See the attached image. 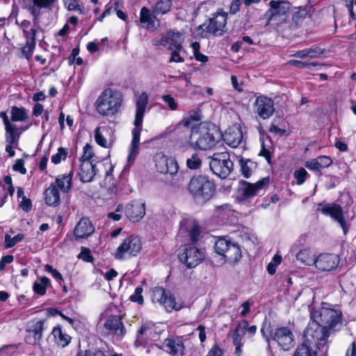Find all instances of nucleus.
<instances>
[{
  "instance_id": "1",
  "label": "nucleus",
  "mask_w": 356,
  "mask_h": 356,
  "mask_svg": "<svg viewBox=\"0 0 356 356\" xmlns=\"http://www.w3.org/2000/svg\"><path fill=\"white\" fill-rule=\"evenodd\" d=\"M312 321L304 331V341L293 356H317V350L325 354L327 350L329 330H339L342 324L340 310L321 307L310 312Z\"/></svg>"
},
{
  "instance_id": "2",
  "label": "nucleus",
  "mask_w": 356,
  "mask_h": 356,
  "mask_svg": "<svg viewBox=\"0 0 356 356\" xmlns=\"http://www.w3.org/2000/svg\"><path fill=\"white\" fill-rule=\"evenodd\" d=\"M221 138V133L214 124H201L192 131L189 143L193 149L207 151L214 147Z\"/></svg>"
},
{
  "instance_id": "3",
  "label": "nucleus",
  "mask_w": 356,
  "mask_h": 356,
  "mask_svg": "<svg viewBox=\"0 0 356 356\" xmlns=\"http://www.w3.org/2000/svg\"><path fill=\"white\" fill-rule=\"evenodd\" d=\"M148 103V96L145 92H142L137 98L136 102V115L133 129L132 140L130 146V151L127 158V161L131 163L138 154V147L140 142V136L142 130L143 120L145 113V109Z\"/></svg>"
},
{
  "instance_id": "4",
  "label": "nucleus",
  "mask_w": 356,
  "mask_h": 356,
  "mask_svg": "<svg viewBox=\"0 0 356 356\" xmlns=\"http://www.w3.org/2000/svg\"><path fill=\"white\" fill-rule=\"evenodd\" d=\"M188 188L190 194L199 203L204 204L210 200L214 195L216 185L205 175L193 176Z\"/></svg>"
},
{
  "instance_id": "5",
  "label": "nucleus",
  "mask_w": 356,
  "mask_h": 356,
  "mask_svg": "<svg viewBox=\"0 0 356 356\" xmlns=\"http://www.w3.org/2000/svg\"><path fill=\"white\" fill-rule=\"evenodd\" d=\"M228 14L222 9L212 15V17L196 28L197 34L203 38L210 35L222 36L225 33Z\"/></svg>"
},
{
  "instance_id": "6",
  "label": "nucleus",
  "mask_w": 356,
  "mask_h": 356,
  "mask_svg": "<svg viewBox=\"0 0 356 356\" xmlns=\"http://www.w3.org/2000/svg\"><path fill=\"white\" fill-rule=\"evenodd\" d=\"M122 102V95L119 92L106 88L95 102L96 111L102 116H112L118 112Z\"/></svg>"
},
{
  "instance_id": "7",
  "label": "nucleus",
  "mask_w": 356,
  "mask_h": 356,
  "mask_svg": "<svg viewBox=\"0 0 356 356\" xmlns=\"http://www.w3.org/2000/svg\"><path fill=\"white\" fill-rule=\"evenodd\" d=\"M155 163L158 172L174 176L171 180L172 186L179 187L183 185L184 176L181 174H177L179 166L175 159L163 154H157L155 157Z\"/></svg>"
},
{
  "instance_id": "8",
  "label": "nucleus",
  "mask_w": 356,
  "mask_h": 356,
  "mask_svg": "<svg viewBox=\"0 0 356 356\" xmlns=\"http://www.w3.org/2000/svg\"><path fill=\"white\" fill-rule=\"evenodd\" d=\"M214 249L216 253L230 263L238 262L242 256L239 245L232 241L229 236L219 237L215 243Z\"/></svg>"
},
{
  "instance_id": "9",
  "label": "nucleus",
  "mask_w": 356,
  "mask_h": 356,
  "mask_svg": "<svg viewBox=\"0 0 356 356\" xmlns=\"http://www.w3.org/2000/svg\"><path fill=\"white\" fill-rule=\"evenodd\" d=\"M269 183V179L265 177L254 184L246 181H241L237 189L236 199L241 204H248L252 199Z\"/></svg>"
},
{
  "instance_id": "10",
  "label": "nucleus",
  "mask_w": 356,
  "mask_h": 356,
  "mask_svg": "<svg viewBox=\"0 0 356 356\" xmlns=\"http://www.w3.org/2000/svg\"><path fill=\"white\" fill-rule=\"evenodd\" d=\"M209 167L213 174L222 179L227 177L234 169L233 162L227 152L214 153L211 157Z\"/></svg>"
},
{
  "instance_id": "11",
  "label": "nucleus",
  "mask_w": 356,
  "mask_h": 356,
  "mask_svg": "<svg viewBox=\"0 0 356 356\" xmlns=\"http://www.w3.org/2000/svg\"><path fill=\"white\" fill-rule=\"evenodd\" d=\"M204 252L193 245H186L179 254V261L188 268L196 267L204 259Z\"/></svg>"
},
{
  "instance_id": "12",
  "label": "nucleus",
  "mask_w": 356,
  "mask_h": 356,
  "mask_svg": "<svg viewBox=\"0 0 356 356\" xmlns=\"http://www.w3.org/2000/svg\"><path fill=\"white\" fill-rule=\"evenodd\" d=\"M142 248L140 238L135 236H129L124 239L118 248L115 257L116 259H124L127 255L136 256Z\"/></svg>"
},
{
  "instance_id": "13",
  "label": "nucleus",
  "mask_w": 356,
  "mask_h": 356,
  "mask_svg": "<svg viewBox=\"0 0 356 356\" xmlns=\"http://www.w3.org/2000/svg\"><path fill=\"white\" fill-rule=\"evenodd\" d=\"M57 0H22L25 8L33 17L34 27H38L42 9H49Z\"/></svg>"
},
{
  "instance_id": "14",
  "label": "nucleus",
  "mask_w": 356,
  "mask_h": 356,
  "mask_svg": "<svg viewBox=\"0 0 356 356\" xmlns=\"http://www.w3.org/2000/svg\"><path fill=\"white\" fill-rule=\"evenodd\" d=\"M269 5L270 8L265 13V16L268 17L266 25L269 24L270 21H276L277 17H280L278 22H285L290 8V3L286 1H271Z\"/></svg>"
},
{
  "instance_id": "15",
  "label": "nucleus",
  "mask_w": 356,
  "mask_h": 356,
  "mask_svg": "<svg viewBox=\"0 0 356 356\" xmlns=\"http://www.w3.org/2000/svg\"><path fill=\"white\" fill-rule=\"evenodd\" d=\"M325 216H329L334 220H336L341 228L343 233L346 234L348 232V227L346 225L345 218L343 216L342 208L337 204H319L317 209Z\"/></svg>"
},
{
  "instance_id": "16",
  "label": "nucleus",
  "mask_w": 356,
  "mask_h": 356,
  "mask_svg": "<svg viewBox=\"0 0 356 356\" xmlns=\"http://www.w3.org/2000/svg\"><path fill=\"white\" fill-rule=\"evenodd\" d=\"M153 299L163 305L168 312L172 309L180 310L182 305L176 302L175 298L162 287L155 288L153 291Z\"/></svg>"
},
{
  "instance_id": "17",
  "label": "nucleus",
  "mask_w": 356,
  "mask_h": 356,
  "mask_svg": "<svg viewBox=\"0 0 356 356\" xmlns=\"http://www.w3.org/2000/svg\"><path fill=\"white\" fill-rule=\"evenodd\" d=\"M44 330V321H31L29 323L25 341L31 345L39 344L42 338V332Z\"/></svg>"
},
{
  "instance_id": "18",
  "label": "nucleus",
  "mask_w": 356,
  "mask_h": 356,
  "mask_svg": "<svg viewBox=\"0 0 356 356\" xmlns=\"http://www.w3.org/2000/svg\"><path fill=\"white\" fill-rule=\"evenodd\" d=\"M254 106L255 112L264 120L268 119L275 112L273 100L266 96L257 97Z\"/></svg>"
},
{
  "instance_id": "19",
  "label": "nucleus",
  "mask_w": 356,
  "mask_h": 356,
  "mask_svg": "<svg viewBox=\"0 0 356 356\" xmlns=\"http://www.w3.org/2000/svg\"><path fill=\"white\" fill-rule=\"evenodd\" d=\"M183 38L180 33L169 31L163 34L159 40L154 42L155 45H162L168 50L174 49H182Z\"/></svg>"
},
{
  "instance_id": "20",
  "label": "nucleus",
  "mask_w": 356,
  "mask_h": 356,
  "mask_svg": "<svg viewBox=\"0 0 356 356\" xmlns=\"http://www.w3.org/2000/svg\"><path fill=\"white\" fill-rule=\"evenodd\" d=\"M273 339L284 350L290 349L294 343L293 334L291 330L286 327H280L275 330L273 334Z\"/></svg>"
},
{
  "instance_id": "21",
  "label": "nucleus",
  "mask_w": 356,
  "mask_h": 356,
  "mask_svg": "<svg viewBox=\"0 0 356 356\" xmlns=\"http://www.w3.org/2000/svg\"><path fill=\"white\" fill-rule=\"evenodd\" d=\"M339 263L337 254H321L315 259V266L321 271H330L336 268Z\"/></svg>"
},
{
  "instance_id": "22",
  "label": "nucleus",
  "mask_w": 356,
  "mask_h": 356,
  "mask_svg": "<svg viewBox=\"0 0 356 356\" xmlns=\"http://www.w3.org/2000/svg\"><path fill=\"white\" fill-rule=\"evenodd\" d=\"M124 213L131 221L138 222L145 213V203L136 200L132 201L126 205Z\"/></svg>"
},
{
  "instance_id": "23",
  "label": "nucleus",
  "mask_w": 356,
  "mask_h": 356,
  "mask_svg": "<svg viewBox=\"0 0 356 356\" xmlns=\"http://www.w3.org/2000/svg\"><path fill=\"white\" fill-rule=\"evenodd\" d=\"M78 175L80 180L83 182H90L96 175L97 169L93 161H80Z\"/></svg>"
},
{
  "instance_id": "24",
  "label": "nucleus",
  "mask_w": 356,
  "mask_h": 356,
  "mask_svg": "<svg viewBox=\"0 0 356 356\" xmlns=\"http://www.w3.org/2000/svg\"><path fill=\"white\" fill-rule=\"evenodd\" d=\"M104 327L109 333L115 334L118 339H121L124 334V327L118 316H110L104 323Z\"/></svg>"
},
{
  "instance_id": "25",
  "label": "nucleus",
  "mask_w": 356,
  "mask_h": 356,
  "mask_svg": "<svg viewBox=\"0 0 356 356\" xmlns=\"http://www.w3.org/2000/svg\"><path fill=\"white\" fill-rule=\"evenodd\" d=\"M222 137L229 146L235 148L242 142L243 133L239 127H233L227 129Z\"/></svg>"
},
{
  "instance_id": "26",
  "label": "nucleus",
  "mask_w": 356,
  "mask_h": 356,
  "mask_svg": "<svg viewBox=\"0 0 356 356\" xmlns=\"http://www.w3.org/2000/svg\"><path fill=\"white\" fill-rule=\"evenodd\" d=\"M95 232V227L88 218H82L74 228L76 238H86Z\"/></svg>"
},
{
  "instance_id": "27",
  "label": "nucleus",
  "mask_w": 356,
  "mask_h": 356,
  "mask_svg": "<svg viewBox=\"0 0 356 356\" xmlns=\"http://www.w3.org/2000/svg\"><path fill=\"white\" fill-rule=\"evenodd\" d=\"M180 227L181 232L188 234L192 243H195L197 241L200 231L197 224L188 220H184L181 222Z\"/></svg>"
},
{
  "instance_id": "28",
  "label": "nucleus",
  "mask_w": 356,
  "mask_h": 356,
  "mask_svg": "<svg viewBox=\"0 0 356 356\" xmlns=\"http://www.w3.org/2000/svg\"><path fill=\"white\" fill-rule=\"evenodd\" d=\"M44 199L47 204L51 207H56L60 204V193L54 184L45 190Z\"/></svg>"
},
{
  "instance_id": "29",
  "label": "nucleus",
  "mask_w": 356,
  "mask_h": 356,
  "mask_svg": "<svg viewBox=\"0 0 356 356\" xmlns=\"http://www.w3.org/2000/svg\"><path fill=\"white\" fill-rule=\"evenodd\" d=\"M156 21H159L158 18L149 8L146 7L141 8L140 11V22L142 24H146L147 29H156Z\"/></svg>"
},
{
  "instance_id": "30",
  "label": "nucleus",
  "mask_w": 356,
  "mask_h": 356,
  "mask_svg": "<svg viewBox=\"0 0 356 356\" xmlns=\"http://www.w3.org/2000/svg\"><path fill=\"white\" fill-rule=\"evenodd\" d=\"M73 172H70L67 175H58L55 180L54 184L57 188L64 193H67L72 188Z\"/></svg>"
},
{
  "instance_id": "31",
  "label": "nucleus",
  "mask_w": 356,
  "mask_h": 356,
  "mask_svg": "<svg viewBox=\"0 0 356 356\" xmlns=\"http://www.w3.org/2000/svg\"><path fill=\"white\" fill-rule=\"evenodd\" d=\"M22 132L23 131H19L5 134L6 142L7 143L6 152L8 153L10 157L15 156V152L13 150V148L17 147L19 139Z\"/></svg>"
},
{
  "instance_id": "32",
  "label": "nucleus",
  "mask_w": 356,
  "mask_h": 356,
  "mask_svg": "<svg viewBox=\"0 0 356 356\" xmlns=\"http://www.w3.org/2000/svg\"><path fill=\"white\" fill-rule=\"evenodd\" d=\"M165 346L167 351L172 356H183L184 352V346L179 339L166 340Z\"/></svg>"
},
{
  "instance_id": "33",
  "label": "nucleus",
  "mask_w": 356,
  "mask_h": 356,
  "mask_svg": "<svg viewBox=\"0 0 356 356\" xmlns=\"http://www.w3.org/2000/svg\"><path fill=\"white\" fill-rule=\"evenodd\" d=\"M108 128L107 127H99L95 131V140L96 143L105 148H109L113 143V140L109 142L105 138V135L108 133Z\"/></svg>"
},
{
  "instance_id": "34",
  "label": "nucleus",
  "mask_w": 356,
  "mask_h": 356,
  "mask_svg": "<svg viewBox=\"0 0 356 356\" xmlns=\"http://www.w3.org/2000/svg\"><path fill=\"white\" fill-rule=\"evenodd\" d=\"M29 115L26 108L13 106L10 111V120L15 122H25L28 120Z\"/></svg>"
},
{
  "instance_id": "35",
  "label": "nucleus",
  "mask_w": 356,
  "mask_h": 356,
  "mask_svg": "<svg viewBox=\"0 0 356 356\" xmlns=\"http://www.w3.org/2000/svg\"><path fill=\"white\" fill-rule=\"evenodd\" d=\"M171 0H159L152 6V11L154 14L165 15L169 13L172 8Z\"/></svg>"
},
{
  "instance_id": "36",
  "label": "nucleus",
  "mask_w": 356,
  "mask_h": 356,
  "mask_svg": "<svg viewBox=\"0 0 356 356\" xmlns=\"http://www.w3.org/2000/svg\"><path fill=\"white\" fill-rule=\"evenodd\" d=\"M296 259L301 264L310 266L314 264L316 257L309 249H303L296 254Z\"/></svg>"
},
{
  "instance_id": "37",
  "label": "nucleus",
  "mask_w": 356,
  "mask_h": 356,
  "mask_svg": "<svg viewBox=\"0 0 356 356\" xmlns=\"http://www.w3.org/2000/svg\"><path fill=\"white\" fill-rule=\"evenodd\" d=\"M51 334H53L56 342L58 346L65 347L67 346L70 342L71 337L68 334L63 333L61 328L59 327H54L51 332Z\"/></svg>"
},
{
  "instance_id": "38",
  "label": "nucleus",
  "mask_w": 356,
  "mask_h": 356,
  "mask_svg": "<svg viewBox=\"0 0 356 356\" xmlns=\"http://www.w3.org/2000/svg\"><path fill=\"white\" fill-rule=\"evenodd\" d=\"M0 118L3 120V124L5 126L6 134L24 131L26 129V128L18 127L16 124L12 123V121L8 118L6 112H1Z\"/></svg>"
},
{
  "instance_id": "39",
  "label": "nucleus",
  "mask_w": 356,
  "mask_h": 356,
  "mask_svg": "<svg viewBox=\"0 0 356 356\" xmlns=\"http://www.w3.org/2000/svg\"><path fill=\"white\" fill-rule=\"evenodd\" d=\"M240 165L242 175L246 178L250 177L252 171L257 168V163L250 159H241L240 160Z\"/></svg>"
},
{
  "instance_id": "40",
  "label": "nucleus",
  "mask_w": 356,
  "mask_h": 356,
  "mask_svg": "<svg viewBox=\"0 0 356 356\" xmlns=\"http://www.w3.org/2000/svg\"><path fill=\"white\" fill-rule=\"evenodd\" d=\"M201 120V115L197 111H191L179 122L185 127H190L193 125V122H199Z\"/></svg>"
},
{
  "instance_id": "41",
  "label": "nucleus",
  "mask_w": 356,
  "mask_h": 356,
  "mask_svg": "<svg viewBox=\"0 0 356 356\" xmlns=\"http://www.w3.org/2000/svg\"><path fill=\"white\" fill-rule=\"evenodd\" d=\"M49 284V279L47 277H42L38 281L33 284V291L35 293L43 296L46 293L47 286Z\"/></svg>"
},
{
  "instance_id": "42",
  "label": "nucleus",
  "mask_w": 356,
  "mask_h": 356,
  "mask_svg": "<svg viewBox=\"0 0 356 356\" xmlns=\"http://www.w3.org/2000/svg\"><path fill=\"white\" fill-rule=\"evenodd\" d=\"M202 160L197 153H194L186 160V166L191 170H197L200 168Z\"/></svg>"
},
{
  "instance_id": "43",
  "label": "nucleus",
  "mask_w": 356,
  "mask_h": 356,
  "mask_svg": "<svg viewBox=\"0 0 356 356\" xmlns=\"http://www.w3.org/2000/svg\"><path fill=\"white\" fill-rule=\"evenodd\" d=\"M24 238V235L23 234H18L15 235L14 237H11L10 235L6 234L5 236V243L6 248H12L17 243L22 241Z\"/></svg>"
},
{
  "instance_id": "44",
  "label": "nucleus",
  "mask_w": 356,
  "mask_h": 356,
  "mask_svg": "<svg viewBox=\"0 0 356 356\" xmlns=\"http://www.w3.org/2000/svg\"><path fill=\"white\" fill-rule=\"evenodd\" d=\"M67 155V150L65 148L59 147L58 152L51 156V162L54 164H58L61 161L65 160Z\"/></svg>"
},
{
  "instance_id": "45",
  "label": "nucleus",
  "mask_w": 356,
  "mask_h": 356,
  "mask_svg": "<svg viewBox=\"0 0 356 356\" xmlns=\"http://www.w3.org/2000/svg\"><path fill=\"white\" fill-rule=\"evenodd\" d=\"M271 332L272 330L270 322L265 321L261 328V333L268 343V346H270V337L271 336Z\"/></svg>"
},
{
  "instance_id": "46",
  "label": "nucleus",
  "mask_w": 356,
  "mask_h": 356,
  "mask_svg": "<svg viewBox=\"0 0 356 356\" xmlns=\"http://www.w3.org/2000/svg\"><path fill=\"white\" fill-rule=\"evenodd\" d=\"M36 42H26V45L22 49V53L26 59H30L33 55Z\"/></svg>"
},
{
  "instance_id": "47",
  "label": "nucleus",
  "mask_w": 356,
  "mask_h": 356,
  "mask_svg": "<svg viewBox=\"0 0 356 356\" xmlns=\"http://www.w3.org/2000/svg\"><path fill=\"white\" fill-rule=\"evenodd\" d=\"M143 289L141 286H138L136 288L134 293L131 295L129 298L130 300L134 302H137L139 305L143 303V297L142 296Z\"/></svg>"
},
{
  "instance_id": "48",
  "label": "nucleus",
  "mask_w": 356,
  "mask_h": 356,
  "mask_svg": "<svg viewBox=\"0 0 356 356\" xmlns=\"http://www.w3.org/2000/svg\"><path fill=\"white\" fill-rule=\"evenodd\" d=\"M308 174L305 169L301 168L294 172V177L297 180V184L298 185L302 184L306 177H307Z\"/></svg>"
},
{
  "instance_id": "49",
  "label": "nucleus",
  "mask_w": 356,
  "mask_h": 356,
  "mask_svg": "<svg viewBox=\"0 0 356 356\" xmlns=\"http://www.w3.org/2000/svg\"><path fill=\"white\" fill-rule=\"evenodd\" d=\"M93 156L92 147L87 143L83 147V153L79 161H91Z\"/></svg>"
},
{
  "instance_id": "50",
  "label": "nucleus",
  "mask_w": 356,
  "mask_h": 356,
  "mask_svg": "<svg viewBox=\"0 0 356 356\" xmlns=\"http://www.w3.org/2000/svg\"><path fill=\"white\" fill-rule=\"evenodd\" d=\"M321 169L327 168L332 163V160L327 156H320L316 158Z\"/></svg>"
},
{
  "instance_id": "51",
  "label": "nucleus",
  "mask_w": 356,
  "mask_h": 356,
  "mask_svg": "<svg viewBox=\"0 0 356 356\" xmlns=\"http://www.w3.org/2000/svg\"><path fill=\"white\" fill-rule=\"evenodd\" d=\"M289 63L293 66L300 67V68H309L311 66H316L318 65L317 63H308V62H302L298 60H291L289 61Z\"/></svg>"
},
{
  "instance_id": "52",
  "label": "nucleus",
  "mask_w": 356,
  "mask_h": 356,
  "mask_svg": "<svg viewBox=\"0 0 356 356\" xmlns=\"http://www.w3.org/2000/svg\"><path fill=\"white\" fill-rule=\"evenodd\" d=\"M161 98L163 101L168 104L170 110L175 111L177 109V104L175 99L170 95H164Z\"/></svg>"
},
{
  "instance_id": "53",
  "label": "nucleus",
  "mask_w": 356,
  "mask_h": 356,
  "mask_svg": "<svg viewBox=\"0 0 356 356\" xmlns=\"http://www.w3.org/2000/svg\"><path fill=\"white\" fill-rule=\"evenodd\" d=\"M64 3L68 10H79L81 13L78 0H65Z\"/></svg>"
},
{
  "instance_id": "54",
  "label": "nucleus",
  "mask_w": 356,
  "mask_h": 356,
  "mask_svg": "<svg viewBox=\"0 0 356 356\" xmlns=\"http://www.w3.org/2000/svg\"><path fill=\"white\" fill-rule=\"evenodd\" d=\"M24 35L26 38V42H36V30L34 28H31L29 29L23 31Z\"/></svg>"
},
{
  "instance_id": "55",
  "label": "nucleus",
  "mask_w": 356,
  "mask_h": 356,
  "mask_svg": "<svg viewBox=\"0 0 356 356\" xmlns=\"http://www.w3.org/2000/svg\"><path fill=\"white\" fill-rule=\"evenodd\" d=\"M245 335V332H241L238 330L234 329L232 334V337L233 340L234 345H240L242 344V339Z\"/></svg>"
},
{
  "instance_id": "56",
  "label": "nucleus",
  "mask_w": 356,
  "mask_h": 356,
  "mask_svg": "<svg viewBox=\"0 0 356 356\" xmlns=\"http://www.w3.org/2000/svg\"><path fill=\"white\" fill-rule=\"evenodd\" d=\"M259 155L261 156H264L268 163H271L272 151L266 147L264 141L261 143V148L259 153Z\"/></svg>"
},
{
  "instance_id": "57",
  "label": "nucleus",
  "mask_w": 356,
  "mask_h": 356,
  "mask_svg": "<svg viewBox=\"0 0 356 356\" xmlns=\"http://www.w3.org/2000/svg\"><path fill=\"white\" fill-rule=\"evenodd\" d=\"M24 161L22 159H19L15 161V163L13 166V169L15 171L19 172L22 175L26 173V169L24 166Z\"/></svg>"
},
{
  "instance_id": "58",
  "label": "nucleus",
  "mask_w": 356,
  "mask_h": 356,
  "mask_svg": "<svg viewBox=\"0 0 356 356\" xmlns=\"http://www.w3.org/2000/svg\"><path fill=\"white\" fill-rule=\"evenodd\" d=\"M171 51L172 54L170 58V62L183 63L184 61V59L180 56V51L181 49H177L175 48Z\"/></svg>"
},
{
  "instance_id": "59",
  "label": "nucleus",
  "mask_w": 356,
  "mask_h": 356,
  "mask_svg": "<svg viewBox=\"0 0 356 356\" xmlns=\"http://www.w3.org/2000/svg\"><path fill=\"white\" fill-rule=\"evenodd\" d=\"M307 56L309 58H316L323 54V51L318 47H312L306 49Z\"/></svg>"
},
{
  "instance_id": "60",
  "label": "nucleus",
  "mask_w": 356,
  "mask_h": 356,
  "mask_svg": "<svg viewBox=\"0 0 356 356\" xmlns=\"http://www.w3.org/2000/svg\"><path fill=\"white\" fill-rule=\"evenodd\" d=\"M19 207L24 211H29L32 208V203L30 199L27 198L26 196H23L22 201L19 204Z\"/></svg>"
},
{
  "instance_id": "61",
  "label": "nucleus",
  "mask_w": 356,
  "mask_h": 356,
  "mask_svg": "<svg viewBox=\"0 0 356 356\" xmlns=\"http://www.w3.org/2000/svg\"><path fill=\"white\" fill-rule=\"evenodd\" d=\"M241 4V0H233L229 6V13L232 15L236 14Z\"/></svg>"
},
{
  "instance_id": "62",
  "label": "nucleus",
  "mask_w": 356,
  "mask_h": 356,
  "mask_svg": "<svg viewBox=\"0 0 356 356\" xmlns=\"http://www.w3.org/2000/svg\"><path fill=\"white\" fill-rule=\"evenodd\" d=\"M305 167L312 170L320 171L321 170L316 159L307 161L305 163Z\"/></svg>"
},
{
  "instance_id": "63",
  "label": "nucleus",
  "mask_w": 356,
  "mask_h": 356,
  "mask_svg": "<svg viewBox=\"0 0 356 356\" xmlns=\"http://www.w3.org/2000/svg\"><path fill=\"white\" fill-rule=\"evenodd\" d=\"M13 256L12 255H6L1 257L0 260V271L3 270L5 268V266L8 264H10L13 261Z\"/></svg>"
},
{
  "instance_id": "64",
  "label": "nucleus",
  "mask_w": 356,
  "mask_h": 356,
  "mask_svg": "<svg viewBox=\"0 0 356 356\" xmlns=\"http://www.w3.org/2000/svg\"><path fill=\"white\" fill-rule=\"evenodd\" d=\"M79 257L88 262L92 261V257L90 255V251L88 248L83 249L79 254Z\"/></svg>"
}]
</instances>
